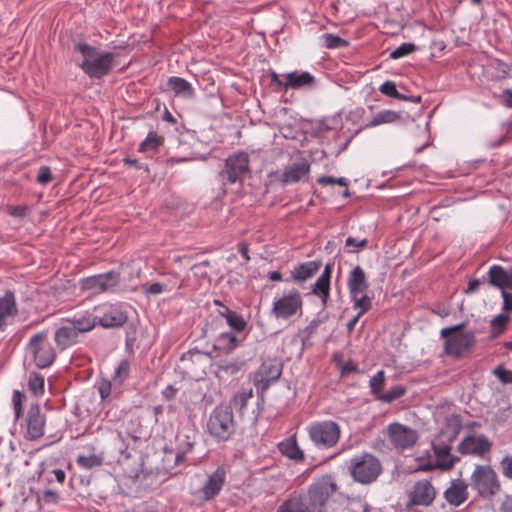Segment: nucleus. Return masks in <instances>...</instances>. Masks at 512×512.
<instances>
[{
  "label": "nucleus",
  "mask_w": 512,
  "mask_h": 512,
  "mask_svg": "<svg viewBox=\"0 0 512 512\" xmlns=\"http://www.w3.org/2000/svg\"><path fill=\"white\" fill-rule=\"evenodd\" d=\"M284 82V90L292 89H300L303 87H312L315 83V78L309 72H299L293 71L290 73L283 74Z\"/></svg>",
  "instance_id": "25"
},
{
  "label": "nucleus",
  "mask_w": 512,
  "mask_h": 512,
  "mask_svg": "<svg viewBox=\"0 0 512 512\" xmlns=\"http://www.w3.org/2000/svg\"><path fill=\"white\" fill-rule=\"evenodd\" d=\"M501 102L508 108H512V90L505 89L503 90L501 96Z\"/></svg>",
  "instance_id": "56"
},
{
  "label": "nucleus",
  "mask_w": 512,
  "mask_h": 512,
  "mask_svg": "<svg viewBox=\"0 0 512 512\" xmlns=\"http://www.w3.org/2000/svg\"><path fill=\"white\" fill-rule=\"evenodd\" d=\"M236 423L232 407L219 405L211 412L207 421V431L217 442L229 440L235 433Z\"/></svg>",
  "instance_id": "5"
},
{
  "label": "nucleus",
  "mask_w": 512,
  "mask_h": 512,
  "mask_svg": "<svg viewBox=\"0 0 512 512\" xmlns=\"http://www.w3.org/2000/svg\"><path fill=\"white\" fill-rule=\"evenodd\" d=\"M98 390L102 399H106L111 393V383L109 381H102Z\"/></svg>",
  "instance_id": "55"
},
{
  "label": "nucleus",
  "mask_w": 512,
  "mask_h": 512,
  "mask_svg": "<svg viewBox=\"0 0 512 512\" xmlns=\"http://www.w3.org/2000/svg\"><path fill=\"white\" fill-rule=\"evenodd\" d=\"M171 276L175 279V282L171 285H164L158 282L151 284L142 285V291L145 294L158 295L164 291H172L174 289H181L183 287L184 280H181L177 273H172Z\"/></svg>",
  "instance_id": "29"
},
{
  "label": "nucleus",
  "mask_w": 512,
  "mask_h": 512,
  "mask_svg": "<svg viewBox=\"0 0 512 512\" xmlns=\"http://www.w3.org/2000/svg\"><path fill=\"white\" fill-rule=\"evenodd\" d=\"M164 138L158 135L155 131H150L139 145L138 151L141 153L157 152L163 145Z\"/></svg>",
  "instance_id": "32"
},
{
  "label": "nucleus",
  "mask_w": 512,
  "mask_h": 512,
  "mask_svg": "<svg viewBox=\"0 0 512 512\" xmlns=\"http://www.w3.org/2000/svg\"><path fill=\"white\" fill-rule=\"evenodd\" d=\"M324 44L328 49H335L348 46V42L334 34L326 33L322 36Z\"/></svg>",
  "instance_id": "38"
},
{
  "label": "nucleus",
  "mask_w": 512,
  "mask_h": 512,
  "mask_svg": "<svg viewBox=\"0 0 512 512\" xmlns=\"http://www.w3.org/2000/svg\"><path fill=\"white\" fill-rule=\"evenodd\" d=\"M309 171V162L305 158L299 156L291 164L285 167L282 182L285 184L296 183L307 178Z\"/></svg>",
  "instance_id": "20"
},
{
  "label": "nucleus",
  "mask_w": 512,
  "mask_h": 512,
  "mask_svg": "<svg viewBox=\"0 0 512 512\" xmlns=\"http://www.w3.org/2000/svg\"><path fill=\"white\" fill-rule=\"evenodd\" d=\"M226 480V471L219 466L207 479L200 489L201 498L205 501L213 499L219 494Z\"/></svg>",
  "instance_id": "19"
},
{
  "label": "nucleus",
  "mask_w": 512,
  "mask_h": 512,
  "mask_svg": "<svg viewBox=\"0 0 512 512\" xmlns=\"http://www.w3.org/2000/svg\"><path fill=\"white\" fill-rule=\"evenodd\" d=\"M27 349L33 356L36 366L39 368H47L55 360V350L49 343L47 333L45 332H40L32 336Z\"/></svg>",
  "instance_id": "11"
},
{
  "label": "nucleus",
  "mask_w": 512,
  "mask_h": 512,
  "mask_svg": "<svg viewBox=\"0 0 512 512\" xmlns=\"http://www.w3.org/2000/svg\"><path fill=\"white\" fill-rule=\"evenodd\" d=\"M52 180V172L48 166H41L38 170L37 182L46 185Z\"/></svg>",
  "instance_id": "50"
},
{
  "label": "nucleus",
  "mask_w": 512,
  "mask_h": 512,
  "mask_svg": "<svg viewBox=\"0 0 512 512\" xmlns=\"http://www.w3.org/2000/svg\"><path fill=\"white\" fill-rule=\"evenodd\" d=\"M489 282L503 291L512 290V270L506 271L501 266H492L488 272Z\"/></svg>",
  "instance_id": "27"
},
{
  "label": "nucleus",
  "mask_w": 512,
  "mask_h": 512,
  "mask_svg": "<svg viewBox=\"0 0 512 512\" xmlns=\"http://www.w3.org/2000/svg\"><path fill=\"white\" fill-rule=\"evenodd\" d=\"M340 427L334 421H322L312 423L308 427L311 441L318 447L331 448L340 438Z\"/></svg>",
  "instance_id": "9"
},
{
  "label": "nucleus",
  "mask_w": 512,
  "mask_h": 512,
  "mask_svg": "<svg viewBox=\"0 0 512 512\" xmlns=\"http://www.w3.org/2000/svg\"><path fill=\"white\" fill-rule=\"evenodd\" d=\"M501 512H512V497L506 496L500 506Z\"/></svg>",
  "instance_id": "61"
},
{
  "label": "nucleus",
  "mask_w": 512,
  "mask_h": 512,
  "mask_svg": "<svg viewBox=\"0 0 512 512\" xmlns=\"http://www.w3.org/2000/svg\"><path fill=\"white\" fill-rule=\"evenodd\" d=\"M332 273V265L327 264L322 275L312 285L311 292L321 299L322 305L327 306L330 292V278Z\"/></svg>",
  "instance_id": "23"
},
{
  "label": "nucleus",
  "mask_w": 512,
  "mask_h": 512,
  "mask_svg": "<svg viewBox=\"0 0 512 512\" xmlns=\"http://www.w3.org/2000/svg\"><path fill=\"white\" fill-rule=\"evenodd\" d=\"M52 473L54 474L55 479H56L57 482L63 483L65 481L66 474H65V472L63 470H61V469H54L52 471Z\"/></svg>",
  "instance_id": "64"
},
{
  "label": "nucleus",
  "mask_w": 512,
  "mask_h": 512,
  "mask_svg": "<svg viewBox=\"0 0 512 512\" xmlns=\"http://www.w3.org/2000/svg\"><path fill=\"white\" fill-rule=\"evenodd\" d=\"M465 323L443 328L440 335L445 339L444 352L446 355L461 358L470 353L476 344V336L473 331L464 332Z\"/></svg>",
  "instance_id": "2"
},
{
  "label": "nucleus",
  "mask_w": 512,
  "mask_h": 512,
  "mask_svg": "<svg viewBox=\"0 0 512 512\" xmlns=\"http://www.w3.org/2000/svg\"><path fill=\"white\" fill-rule=\"evenodd\" d=\"M384 433L392 446L399 451L411 448L418 439L416 430L397 422L389 424Z\"/></svg>",
  "instance_id": "13"
},
{
  "label": "nucleus",
  "mask_w": 512,
  "mask_h": 512,
  "mask_svg": "<svg viewBox=\"0 0 512 512\" xmlns=\"http://www.w3.org/2000/svg\"><path fill=\"white\" fill-rule=\"evenodd\" d=\"M509 320L507 315L500 314L493 318L491 321V331L493 336H497L502 333L506 327V324Z\"/></svg>",
  "instance_id": "42"
},
{
  "label": "nucleus",
  "mask_w": 512,
  "mask_h": 512,
  "mask_svg": "<svg viewBox=\"0 0 512 512\" xmlns=\"http://www.w3.org/2000/svg\"><path fill=\"white\" fill-rule=\"evenodd\" d=\"M249 155L244 151L230 155L225 161V168L219 173L224 184L241 182L249 173Z\"/></svg>",
  "instance_id": "10"
},
{
  "label": "nucleus",
  "mask_w": 512,
  "mask_h": 512,
  "mask_svg": "<svg viewBox=\"0 0 512 512\" xmlns=\"http://www.w3.org/2000/svg\"><path fill=\"white\" fill-rule=\"evenodd\" d=\"M317 182L321 185H332V184H338L340 186H347V180L345 178H334L330 176H322L318 178Z\"/></svg>",
  "instance_id": "52"
},
{
  "label": "nucleus",
  "mask_w": 512,
  "mask_h": 512,
  "mask_svg": "<svg viewBox=\"0 0 512 512\" xmlns=\"http://www.w3.org/2000/svg\"><path fill=\"white\" fill-rule=\"evenodd\" d=\"M321 261H308L295 266L291 272L290 277L294 282L304 283L312 278L321 268Z\"/></svg>",
  "instance_id": "24"
},
{
  "label": "nucleus",
  "mask_w": 512,
  "mask_h": 512,
  "mask_svg": "<svg viewBox=\"0 0 512 512\" xmlns=\"http://www.w3.org/2000/svg\"><path fill=\"white\" fill-rule=\"evenodd\" d=\"M445 435L440 433L432 441V448L437 458V467L443 470H450L455 463L460 459L459 457L451 455V443L453 438L449 437L447 440L444 439Z\"/></svg>",
  "instance_id": "15"
},
{
  "label": "nucleus",
  "mask_w": 512,
  "mask_h": 512,
  "mask_svg": "<svg viewBox=\"0 0 512 512\" xmlns=\"http://www.w3.org/2000/svg\"><path fill=\"white\" fill-rule=\"evenodd\" d=\"M347 285L350 295L368 292L369 284L367 282L365 272L360 266H356L349 273Z\"/></svg>",
  "instance_id": "26"
},
{
  "label": "nucleus",
  "mask_w": 512,
  "mask_h": 512,
  "mask_svg": "<svg viewBox=\"0 0 512 512\" xmlns=\"http://www.w3.org/2000/svg\"><path fill=\"white\" fill-rule=\"evenodd\" d=\"M502 297H503L504 309L507 311H512V294H510L506 291H503Z\"/></svg>",
  "instance_id": "59"
},
{
  "label": "nucleus",
  "mask_w": 512,
  "mask_h": 512,
  "mask_svg": "<svg viewBox=\"0 0 512 512\" xmlns=\"http://www.w3.org/2000/svg\"><path fill=\"white\" fill-rule=\"evenodd\" d=\"M493 374L503 383V384H511L512 383V371L506 370L502 365L497 366L493 370Z\"/></svg>",
  "instance_id": "49"
},
{
  "label": "nucleus",
  "mask_w": 512,
  "mask_h": 512,
  "mask_svg": "<svg viewBox=\"0 0 512 512\" xmlns=\"http://www.w3.org/2000/svg\"><path fill=\"white\" fill-rule=\"evenodd\" d=\"M337 485L330 476L323 477L313 484L303 496L308 512H324L326 502L336 492Z\"/></svg>",
  "instance_id": "7"
},
{
  "label": "nucleus",
  "mask_w": 512,
  "mask_h": 512,
  "mask_svg": "<svg viewBox=\"0 0 512 512\" xmlns=\"http://www.w3.org/2000/svg\"><path fill=\"white\" fill-rule=\"evenodd\" d=\"M278 449L281 454L287 456L288 458L296 461H300L304 459V454L302 450L299 448L296 437L291 436L284 441L278 444Z\"/></svg>",
  "instance_id": "30"
},
{
  "label": "nucleus",
  "mask_w": 512,
  "mask_h": 512,
  "mask_svg": "<svg viewBox=\"0 0 512 512\" xmlns=\"http://www.w3.org/2000/svg\"><path fill=\"white\" fill-rule=\"evenodd\" d=\"M471 486L481 497L488 498L500 490L496 472L488 465H477L471 477Z\"/></svg>",
  "instance_id": "8"
},
{
  "label": "nucleus",
  "mask_w": 512,
  "mask_h": 512,
  "mask_svg": "<svg viewBox=\"0 0 512 512\" xmlns=\"http://www.w3.org/2000/svg\"><path fill=\"white\" fill-rule=\"evenodd\" d=\"M41 500L47 504H56L59 501V495L55 490H44L41 495Z\"/></svg>",
  "instance_id": "54"
},
{
  "label": "nucleus",
  "mask_w": 512,
  "mask_h": 512,
  "mask_svg": "<svg viewBox=\"0 0 512 512\" xmlns=\"http://www.w3.org/2000/svg\"><path fill=\"white\" fill-rule=\"evenodd\" d=\"M128 320V314L120 305L110 306L104 314L99 317V324L104 328H118Z\"/></svg>",
  "instance_id": "21"
},
{
  "label": "nucleus",
  "mask_w": 512,
  "mask_h": 512,
  "mask_svg": "<svg viewBox=\"0 0 512 512\" xmlns=\"http://www.w3.org/2000/svg\"><path fill=\"white\" fill-rule=\"evenodd\" d=\"M495 77L498 79H505L512 76V67L503 61L496 60L493 63Z\"/></svg>",
  "instance_id": "39"
},
{
  "label": "nucleus",
  "mask_w": 512,
  "mask_h": 512,
  "mask_svg": "<svg viewBox=\"0 0 512 512\" xmlns=\"http://www.w3.org/2000/svg\"><path fill=\"white\" fill-rule=\"evenodd\" d=\"M271 82L281 88L284 89V82L285 79L283 78V75H278L276 72L272 71L270 73Z\"/></svg>",
  "instance_id": "58"
},
{
  "label": "nucleus",
  "mask_w": 512,
  "mask_h": 512,
  "mask_svg": "<svg viewBox=\"0 0 512 512\" xmlns=\"http://www.w3.org/2000/svg\"><path fill=\"white\" fill-rule=\"evenodd\" d=\"M95 325L96 317L90 314L65 319L55 331V343L61 350H65L77 343L80 334L91 331Z\"/></svg>",
  "instance_id": "3"
},
{
  "label": "nucleus",
  "mask_w": 512,
  "mask_h": 512,
  "mask_svg": "<svg viewBox=\"0 0 512 512\" xmlns=\"http://www.w3.org/2000/svg\"><path fill=\"white\" fill-rule=\"evenodd\" d=\"M385 384V373L384 371H378L371 379H370V388L372 393L379 399L381 396L382 389Z\"/></svg>",
  "instance_id": "36"
},
{
  "label": "nucleus",
  "mask_w": 512,
  "mask_h": 512,
  "mask_svg": "<svg viewBox=\"0 0 512 512\" xmlns=\"http://www.w3.org/2000/svg\"><path fill=\"white\" fill-rule=\"evenodd\" d=\"M46 417L41 412L38 404L32 405L27 413L26 417V434L25 437L28 440H36L44 435Z\"/></svg>",
  "instance_id": "17"
},
{
  "label": "nucleus",
  "mask_w": 512,
  "mask_h": 512,
  "mask_svg": "<svg viewBox=\"0 0 512 512\" xmlns=\"http://www.w3.org/2000/svg\"><path fill=\"white\" fill-rule=\"evenodd\" d=\"M167 85L176 95H182L184 97L193 96V88L191 84L183 78L170 77Z\"/></svg>",
  "instance_id": "33"
},
{
  "label": "nucleus",
  "mask_w": 512,
  "mask_h": 512,
  "mask_svg": "<svg viewBox=\"0 0 512 512\" xmlns=\"http://www.w3.org/2000/svg\"><path fill=\"white\" fill-rule=\"evenodd\" d=\"M350 297L354 303V308L359 309L358 314L361 316L371 309L372 302L367 293L350 295Z\"/></svg>",
  "instance_id": "35"
},
{
  "label": "nucleus",
  "mask_w": 512,
  "mask_h": 512,
  "mask_svg": "<svg viewBox=\"0 0 512 512\" xmlns=\"http://www.w3.org/2000/svg\"><path fill=\"white\" fill-rule=\"evenodd\" d=\"M252 397V390L243 391L238 393L232 399L234 407L238 408L239 412H242L247 405L248 400Z\"/></svg>",
  "instance_id": "45"
},
{
  "label": "nucleus",
  "mask_w": 512,
  "mask_h": 512,
  "mask_svg": "<svg viewBox=\"0 0 512 512\" xmlns=\"http://www.w3.org/2000/svg\"><path fill=\"white\" fill-rule=\"evenodd\" d=\"M446 501L453 506H460L468 499V485L462 479L451 481L450 486L444 492Z\"/></svg>",
  "instance_id": "22"
},
{
  "label": "nucleus",
  "mask_w": 512,
  "mask_h": 512,
  "mask_svg": "<svg viewBox=\"0 0 512 512\" xmlns=\"http://www.w3.org/2000/svg\"><path fill=\"white\" fill-rule=\"evenodd\" d=\"M500 467L503 475L512 479V456H505L500 462Z\"/></svg>",
  "instance_id": "53"
},
{
  "label": "nucleus",
  "mask_w": 512,
  "mask_h": 512,
  "mask_svg": "<svg viewBox=\"0 0 512 512\" xmlns=\"http://www.w3.org/2000/svg\"><path fill=\"white\" fill-rule=\"evenodd\" d=\"M75 50L82 57L79 63L80 68L90 78L100 79L107 75L114 66V54L111 52L102 53L86 43L76 44Z\"/></svg>",
  "instance_id": "1"
},
{
  "label": "nucleus",
  "mask_w": 512,
  "mask_h": 512,
  "mask_svg": "<svg viewBox=\"0 0 512 512\" xmlns=\"http://www.w3.org/2000/svg\"><path fill=\"white\" fill-rule=\"evenodd\" d=\"M406 495L408 498L406 507L408 509L413 506L427 507L433 503L436 497V489L430 480L422 479L416 481L409 489H407Z\"/></svg>",
  "instance_id": "12"
},
{
  "label": "nucleus",
  "mask_w": 512,
  "mask_h": 512,
  "mask_svg": "<svg viewBox=\"0 0 512 512\" xmlns=\"http://www.w3.org/2000/svg\"><path fill=\"white\" fill-rule=\"evenodd\" d=\"M77 464L83 468L91 469L100 466L102 464V459L94 454L88 456L79 455L77 457Z\"/></svg>",
  "instance_id": "37"
},
{
  "label": "nucleus",
  "mask_w": 512,
  "mask_h": 512,
  "mask_svg": "<svg viewBox=\"0 0 512 512\" xmlns=\"http://www.w3.org/2000/svg\"><path fill=\"white\" fill-rule=\"evenodd\" d=\"M26 211V206H16L11 210L10 214L15 217H23L26 215Z\"/></svg>",
  "instance_id": "63"
},
{
  "label": "nucleus",
  "mask_w": 512,
  "mask_h": 512,
  "mask_svg": "<svg viewBox=\"0 0 512 512\" xmlns=\"http://www.w3.org/2000/svg\"><path fill=\"white\" fill-rule=\"evenodd\" d=\"M303 311V297L299 290L291 289L274 298L271 315L278 320H289L300 316Z\"/></svg>",
  "instance_id": "6"
},
{
  "label": "nucleus",
  "mask_w": 512,
  "mask_h": 512,
  "mask_svg": "<svg viewBox=\"0 0 512 512\" xmlns=\"http://www.w3.org/2000/svg\"><path fill=\"white\" fill-rule=\"evenodd\" d=\"M380 92L386 96H389V97H393V98H396V99H407L405 95L403 94H400L397 89H396V85L394 82L392 81H386L384 82L380 88H379Z\"/></svg>",
  "instance_id": "43"
},
{
  "label": "nucleus",
  "mask_w": 512,
  "mask_h": 512,
  "mask_svg": "<svg viewBox=\"0 0 512 512\" xmlns=\"http://www.w3.org/2000/svg\"><path fill=\"white\" fill-rule=\"evenodd\" d=\"M119 283V274L110 271L105 274H99L88 277L82 281V288L92 293H102L110 291Z\"/></svg>",
  "instance_id": "16"
},
{
  "label": "nucleus",
  "mask_w": 512,
  "mask_h": 512,
  "mask_svg": "<svg viewBox=\"0 0 512 512\" xmlns=\"http://www.w3.org/2000/svg\"><path fill=\"white\" fill-rule=\"evenodd\" d=\"M348 470L355 482L368 485L382 473V464L375 455L364 452L350 459Z\"/></svg>",
  "instance_id": "4"
},
{
  "label": "nucleus",
  "mask_w": 512,
  "mask_h": 512,
  "mask_svg": "<svg viewBox=\"0 0 512 512\" xmlns=\"http://www.w3.org/2000/svg\"><path fill=\"white\" fill-rule=\"evenodd\" d=\"M416 49V46L412 43H403L401 46L397 47L390 53V58L398 59L404 57L406 55L411 54Z\"/></svg>",
  "instance_id": "46"
},
{
  "label": "nucleus",
  "mask_w": 512,
  "mask_h": 512,
  "mask_svg": "<svg viewBox=\"0 0 512 512\" xmlns=\"http://www.w3.org/2000/svg\"><path fill=\"white\" fill-rule=\"evenodd\" d=\"M492 447V441L485 435L470 434L462 439L457 449L462 455H473L484 458L491 452Z\"/></svg>",
  "instance_id": "14"
},
{
  "label": "nucleus",
  "mask_w": 512,
  "mask_h": 512,
  "mask_svg": "<svg viewBox=\"0 0 512 512\" xmlns=\"http://www.w3.org/2000/svg\"><path fill=\"white\" fill-rule=\"evenodd\" d=\"M130 363L128 360H122L115 370L114 381L121 384L129 375Z\"/></svg>",
  "instance_id": "44"
},
{
  "label": "nucleus",
  "mask_w": 512,
  "mask_h": 512,
  "mask_svg": "<svg viewBox=\"0 0 512 512\" xmlns=\"http://www.w3.org/2000/svg\"><path fill=\"white\" fill-rule=\"evenodd\" d=\"M28 387L35 395L42 393L44 389V378L36 373L30 374Z\"/></svg>",
  "instance_id": "40"
},
{
  "label": "nucleus",
  "mask_w": 512,
  "mask_h": 512,
  "mask_svg": "<svg viewBox=\"0 0 512 512\" xmlns=\"http://www.w3.org/2000/svg\"><path fill=\"white\" fill-rule=\"evenodd\" d=\"M24 399H25V395L22 394L20 391L15 390L13 392L12 401H13L14 414H15L16 420H18L22 415V402Z\"/></svg>",
  "instance_id": "48"
},
{
  "label": "nucleus",
  "mask_w": 512,
  "mask_h": 512,
  "mask_svg": "<svg viewBox=\"0 0 512 512\" xmlns=\"http://www.w3.org/2000/svg\"><path fill=\"white\" fill-rule=\"evenodd\" d=\"M226 320L229 326L238 332L242 331L246 326L244 319L234 311L226 318Z\"/></svg>",
  "instance_id": "47"
},
{
  "label": "nucleus",
  "mask_w": 512,
  "mask_h": 512,
  "mask_svg": "<svg viewBox=\"0 0 512 512\" xmlns=\"http://www.w3.org/2000/svg\"><path fill=\"white\" fill-rule=\"evenodd\" d=\"M214 304H215V305H218V306H220V307H221V309H220V310H218V313H219V315H220V316L224 317L225 319H226L230 314H232V313H233V311H232V310H230L228 307H226V306L222 305V303L220 302V300H217V299H216V300H214Z\"/></svg>",
  "instance_id": "60"
},
{
  "label": "nucleus",
  "mask_w": 512,
  "mask_h": 512,
  "mask_svg": "<svg viewBox=\"0 0 512 512\" xmlns=\"http://www.w3.org/2000/svg\"><path fill=\"white\" fill-rule=\"evenodd\" d=\"M210 266V262L208 260H205L201 263L195 264L192 266V270L194 271L195 276L200 278H207L208 272L207 268Z\"/></svg>",
  "instance_id": "51"
},
{
  "label": "nucleus",
  "mask_w": 512,
  "mask_h": 512,
  "mask_svg": "<svg viewBox=\"0 0 512 512\" xmlns=\"http://www.w3.org/2000/svg\"><path fill=\"white\" fill-rule=\"evenodd\" d=\"M401 114L392 110H383L373 116L371 121L365 125V128L376 127L382 124H389L400 121Z\"/></svg>",
  "instance_id": "31"
},
{
  "label": "nucleus",
  "mask_w": 512,
  "mask_h": 512,
  "mask_svg": "<svg viewBox=\"0 0 512 512\" xmlns=\"http://www.w3.org/2000/svg\"><path fill=\"white\" fill-rule=\"evenodd\" d=\"M17 313L15 296L12 292L7 291L3 297H0V330L5 325V320L9 316Z\"/></svg>",
  "instance_id": "28"
},
{
  "label": "nucleus",
  "mask_w": 512,
  "mask_h": 512,
  "mask_svg": "<svg viewBox=\"0 0 512 512\" xmlns=\"http://www.w3.org/2000/svg\"><path fill=\"white\" fill-rule=\"evenodd\" d=\"M405 394V388L401 385L394 386L391 388L388 392L383 393L381 396H379V400L390 403L400 397H402Z\"/></svg>",
  "instance_id": "41"
},
{
  "label": "nucleus",
  "mask_w": 512,
  "mask_h": 512,
  "mask_svg": "<svg viewBox=\"0 0 512 512\" xmlns=\"http://www.w3.org/2000/svg\"><path fill=\"white\" fill-rule=\"evenodd\" d=\"M357 366L353 362H348L341 366V372L342 374H348L352 372H357Z\"/></svg>",
  "instance_id": "62"
},
{
  "label": "nucleus",
  "mask_w": 512,
  "mask_h": 512,
  "mask_svg": "<svg viewBox=\"0 0 512 512\" xmlns=\"http://www.w3.org/2000/svg\"><path fill=\"white\" fill-rule=\"evenodd\" d=\"M367 244H368L367 239L357 240L353 237H348L346 239V246H355L358 248H364L367 246Z\"/></svg>",
  "instance_id": "57"
},
{
  "label": "nucleus",
  "mask_w": 512,
  "mask_h": 512,
  "mask_svg": "<svg viewBox=\"0 0 512 512\" xmlns=\"http://www.w3.org/2000/svg\"><path fill=\"white\" fill-rule=\"evenodd\" d=\"M195 437H196L195 432H193L192 434L184 435L183 438L181 436L179 437V446H180L181 452L179 454H177L176 462L182 461L184 458V455L194 448Z\"/></svg>",
  "instance_id": "34"
},
{
  "label": "nucleus",
  "mask_w": 512,
  "mask_h": 512,
  "mask_svg": "<svg viewBox=\"0 0 512 512\" xmlns=\"http://www.w3.org/2000/svg\"><path fill=\"white\" fill-rule=\"evenodd\" d=\"M282 373V366L277 361L263 362L255 374L254 383L262 391L268 389L269 385L279 379Z\"/></svg>",
  "instance_id": "18"
}]
</instances>
